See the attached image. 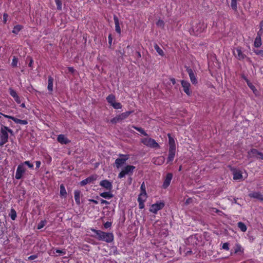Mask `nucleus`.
Masks as SVG:
<instances>
[{
    "label": "nucleus",
    "mask_w": 263,
    "mask_h": 263,
    "mask_svg": "<svg viewBox=\"0 0 263 263\" xmlns=\"http://www.w3.org/2000/svg\"><path fill=\"white\" fill-rule=\"evenodd\" d=\"M68 70L69 72H71V73H73L74 72V69L72 67H69L68 68Z\"/></svg>",
    "instance_id": "62"
},
{
    "label": "nucleus",
    "mask_w": 263,
    "mask_h": 263,
    "mask_svg": "<svg viewBox=\"0 0 263 263\" xmlns=\"http://www.w3.org/2000/svg\"><path fill=\"white\" fill-rule=\"evenodd\" d=\"M17 62H18L17 59L16 58H15V57H14L13 58V60H12L11 65L14 67H16L17 65Z\"/></svg>",
    "instance_id": "40"
},
{
    "label": "nucleus",
    "mask_w": 263,
    "mask_h": 263,
    "mask_svg": "<svg viewBox=\"0 0 263 263\" xmlns=\"http://www.w3.org/2000/svg\"><path fill=\"white\" fill-rule=\"evenodd\" d=\"M249 196L254 198H256L260 201H263V195L259 192H253L249 194Z\"/></svg>",
    "instance_id": "19"
},
{
    "label": "nucleus",
    "mask_w": 263,
    "mask_h": 263,
    "mask_svg": "<svg viewBox=\"0 0 263 263\" xmlns=\"http://www.w3.org/2000/svg\"><path fill=\"white\" fill-rule=\"evenodd\" d=\"M136 55H137V57L138 58H140L141 57V54L138 51H137L136 53Z\"/></svg>",
    "instance_id": "63"
},
{
    "label": "nucleus",
    "mask_w": 263,
    "mask_h": 263,
    "mask_svg": "<svg viewBox=\"0 0 263 263\" xmlns=\"http://www.w3.org/2000/svg\"><path fill=\"white\" fill-rule=\"evenodd\" d=\"M168 137L169 149H176L175 141L170 134H167Z\"/></svg>",
    "instance_id": "18"
},
{
    "label": "nucleus",
    "mask_w": 263,
    "mask_h": 263,
    "mask_svg": "<svg viewBox=\"0 0 263 263\" xmlns=\"http://www.w3.org/2000/svg\"><path fill=\"white\" fill-rule=\"evenodd\" d=\"M154 48L159 55L161 56L164 55L163 51L159 47L157 44H155Z\"/></svg>",
    "instance_id": "31"
},
{
    "label": "nucleus",
    "mask_w": 263,
    "mask_h": 263,
    "mask_svg": "<svg viewBox=\"0 0 263 263\" xmlns=\"http://www.w3.org/2000/svg\"><path fill=\"white\" fill-rule=\"evenodd\" d=\"M173 175L171 173H168L167 174L166 177L165 178V179L164 181L163 187L164 189H166L168 186V185L170 184L171 181L172 179Z\"/></svg>",
    "instance_id": "17"
},
{
    "label": "nucleus",
    "mask_w": 263,
    "mask_h": 263,
    "mask_svg": "<svg viewBox=\"0 0 263 263\" xmlns=\"http://www.w3.org/2000/svg\"><path fill=\"white\" fill-rule=\"evenodd\" d=\"M8 133L11 135L13 134V130L8 127L2 126L1 128L0 133V146H3L4 144L6 143L8 140Z\"/></svg>",
    "instance_id": "2"
},
{
    "label": "nucleus",
    "mask_w": 263,
    "mask_h": 263,
    "mask_svg": "<svg viewBox=\"0 0 263 263\" xmlns=\"http://www.w3.org/2000/svg\"><path fill=\"white\" fill-rule=\"evenodd\" d=\"M191 199H190V198L187 199L186 200V201H185V204H189V203H190V201H191Z\"/></svg>",
    "instance_id": "64"
},
{
    "label": "nucleus",
    "mask_w": 263,
    "mask_h": 263,
    "mask_svg": "<svg viewBox=\"0 0 263 263\" xmlns=\"http://www.w3.org/2000/svg\"><path fill=\"white\" fill-rule=\"evenodd\" d=\"M108 102L111 105L115 101V97L114 95H109L106 98Z\"/></svg>",
    "instance_id": "29"
},
{
    "label": "nucleus",
    "mask_w": 263,
    "mask_h": 263,
    "mask_svg": "<svg viewBox=\"0 0 263 263\" xmlns=\"http://www.w3.org/2000/svg\"><path fill=\"white\" fill-rule=\"evenodd\" d=\"M139 202V208L140 209H142L144 208V202H142V201H138Z\"/></svg>",
    "instance_id": "51"
},
{
    "label": "nucleus",
    "mask_w": 263,
    "mask_h": 263,
    "mask_svg": "<svg viewBox=\"0 0 263 263\" xmlns=\"http://www.w3.org/2000/svg\"><path fill=\"white\" fill-rule=\"evenodd\" d=\"M46 223L45 221H41L37 225V229L40 230L43 228L45 226Z\"/></svg>",
    "instance_id": "39"
},
{
    "label": "nucleus",
    "mask_w": 263,
    "mask_h": 263,
    "mask_svg": "<svg viewBox=\"0 0 263 263\" xmlns=\"http://www.w3.org/2000/svg\"><path fill=\"white\" fill-rule=\"evenodd\" d=\"M60 194L62 196H64L66 194L65 186L63 184L60 185Z\"/></svg>",
    "instance_id": "38"
},
{
    "label": "nucleus",
    "mask_w": 263,
    "mask_h": 263,
    "mask_svg": "<svg viewBox=\"0 0 263 263\" xmlns=\"http://www.w3.org/2000/svg\"><path fill=\"white\" fill-rule=\"evenodd\" d=\"M176 149H169L167 162H172L175 157Z\"/></svg>",
    "instance_id": "22"
},
{
    "label": "nucleus",
    "mask_w": 263,
    "mask_h": 263,
    "mask_svg": "<svg viewBox=\"0 0 263 263\" xmlns=\"http://www.w3.org/2000/svg\"><path fill=\"white\" fill-rule=\"evenodd\" d=\"M157 25L159 27H163L164 26V22L163 21L159 20L157 22Z\"/></svg>",
    "instance_id": "48"
},
{
    "label": "nucleus",
    "mask_w": 263,
    "mask_h": 263,
    "mask_svg": "<svg viewBox=\"0 0 263 263\" xmlns=\"http://www.w3.org/2000/svg\"><path fill=\"white\" fill-rule=\"evenodd\" d=\"M15 101L17 103H21V100H20V97L17 96V97L14 98Z\"/></svg>",
    "instance_id": "53"
},
{
    "label": "nucleus",
    "mask_w": 263,
    "mask_h": 263,
    "mask_svg": "<svg viewBox=\"0 0 263 263\" xmlns=\"http://www.w3.org/2000/svg\"><path fill=\"white\" fill-rule=\"evenodd\" d=\"M36 258H37V255H31L29 257H28V260H34V259H36Z\"/></svg>",
    "instance_id": "52"
},
{
    "label": "nucleus",
    "mask_w": 263,
    "mask_h": 263,
    "mask_svg": "<svg viewBox=\"0 0 263 263\" xmlns=\"http://www.w3.org/2000/svg\"><path fill=\"white\" fill-rule=\"evenodd\" d=\"M157 159L159 160L158 162H156V161H155V163L159 165L162 164L164 161V158L162 157H159Z\"/></svg>",
    "instance_id": "44"
},
{
    "label": "nucleus",
    "mask_w": 263,
    "mask_h": 263,
    "mask_svg": "<svg viewBox=\"0 0 263 263\" xmlns=\"http://www.w3.org/2000/svg\"><path fill=\"white\" fill-rule=\"evenodd\" d=\"M41 162L40 161H36L35 162L36 168H39L41 165Z\"/></svg>",
    "instance_id": "54"
},
{
    "label": "nucleus",
    "mask_w": 263,
    "mask_h": 263,
    "mask_svg": "<svg viewBox=\"0 0 263 263\" xmlns=\"http://www.w3.org/2000/svg\"><path fill=\"white\" fill-rule=\"evenodd\" d=\"M10 217L12 220H15L16 217V212L14 209L11 210Z\"/></svg>",
    "instance_id": "35"
},
{
    "label": "nucleus",
    "mask_w": 263,
    "mask_h": 263,
    "mask_svg": "<svg viewBox=\"0 0 263 263\" xmlns=\"http://www.w3.org/2000/svg\"><path fill=\"white\" fill-rule=\"evenodd\" d=\"M97 178L98 176L97 175H93L82 180L80 182V184L82 186H84L88 183H92L95 180H97Z\"/></svg>",
    "instance_id": "13"
},
{
    "label": "nucleus",
    "mask_w": 263,
    "mask_h": 263,
    "mask_svg": "<svg viewBox=\"0 0 263 263\" xmlns=\"http://www.w3.org/2000/svg\"><path fill=\"white\" fill-rule=\"evenodd\" d=\"M9 92H10V95L14 98L16 97H17L18 95L16 93V92L13 90V89L12 88H10L9 89Z\"/></svg>",
    "instance_id": "37"
},
{
    "label": "nucleus",
    "mask_w": 263,
    "mask_h": 263,
    "mask_svg": "<svg viewBox=\"0 0 263 263\" xmlns=\"http://www.w3.org/2000/svg\"><path fill=\"white\" fill-rule=\"evenodd\" d=\"M101 203L102 204H108L109 203V202H108L107 201L105 200L104 199L101 200Z\"/></svg>",
    "instance_id": "56"
},
{
    "label": "nucleus",
    "mask_w": 263,
    "mask_h": 263,
    "mask_svg": "<svg viewBox=\"0 0 263 263\" xmlns=\"http://www.w3.org/2000/svg\"><path fill=\"white\" fill-rule=\"evenodd\" d=\"M58 140L59 142L62 144L66 143V139L65 136L63 135H60L58 138Z\"/></svg>",
    "instance_id": "34"
},
{
    "label": "nucleus",
    "mask_w": 263,
    "mask_h": 263,
    "mask_svg": "<svg viewBox=\"0 0 263 263\" xmlns=\"http://www.w3.org/2000/svg\"><path fill=\"white\" fill-rule=\"evenodd\" d=\"M82 196V194L81 191L79 190L74 191V198L77 204L80 205L81 203V198Z\"/></svg>",
    "instance_id": "16"
},
{
    "label": "nucleus",
    "mask_w": 263,
    "mask_h": 263,
    "mask_svg": "<svg viewBox=\"0 0 263 263\" xmlns=\"http://www.w3.org/2000/svg\"><path fill=\"white\" fill-rule=\"evenodd\" d=\"M254 45L255 47L257 48L260 47L261 45V36L259 32L257 33V35L255 39Z\"/></svg>",
    "instance_id": "21"
},
{
    "label": "nucleus",
    "mask_w": 263,
    "mask_h": 263,
    "mask_svg": "<svg viewBox=\"0 0 263 263\" xmlns=\"http://www.w3.org/2000/svg\"><path fill=\"white\" fill-rule=\"evenodd\" d=\"M22 28L23 27L20 25H16L14 27L12 32L15 34H17Z\"/></svg>",
    "instance_id": "27"
},
{
    "label": "nucleus",
    "mask_w": 263,
    "mask_h": 263,
    "mask_svg": "<svg viewBox=\"0 0 263 263\" xmlns=\"http://www.w3.org/2000/svg\"><path fill=\"white\" fill-rule=\"evenodd\" d=\"M238 227L243 232H245L247 231L246 226L242 222H239L238 223Z\"/></svg>",
    "instance_id": "30"
},
{
    "label": "nucleus",
    "mask_w": 263,
    "mask_h": 263,
    "mask_svg": "<svg viewBox=\"0 0 263 263\" xmlns=\"http://www.w3.org/2000/svg\"><path fill=\"white\" fill-rule=\"evenodd\" d=\"M22 164H23V166H24V165H26L28 166V167L31 168H32L33 166V164L31 163L29 161H26Z\"/></svg>",
    "instance_id": "41"
},
{
    "label": "nucleus",
    "mask_w": 263,
    "mask_h": 263,
    "mask_svg": "<svg viewBox=\"0 0 263 263\" xmlns=\"http://www.w3.org/2000/svg\"><path fill=\"white\" fill-rule=\"evenodd\" d=\"M108 40H109V44L110 45H111V42H112V38H111V36L110 34L108 36Z\"/></svg>",
    "instance_id": "60"
},
{
    "label": "nucleus",
    "mask_w": 263,
    "mask_h": 263,
    "mask_svg": "<svg viewBox=\"0 0 263 263\" xmlns=\"http://www.w3.org/2000/svg\"><path fill=\"white\" fill-rule=\"evenodd\" d=\"M205 25L203 23L199 22L197 24L196 26H193L192 29L193 31L197 32H201L204 29Z\"/></svg>",
    "instance_id": "15"
},
{
    "label": "nucleus",
    "mask_w": 263,
    "mask_h": 263,
    "mask_svg": "<svg viewBox=\"0 0 263 263\" xmlns=\"http://www.w3.org/2000/svg\"><path fill=\"white\" fill-rule=\"evenodd\" d=\"M55 252L58 253L62 254V255L64 254V252L63 251L59 250V249H57L55 250Z\"/></svg>",
    "instance_id": "57"
},
{
    "label": "nucleus",
    "mask_w": 263,
    "mask_h": 263,
    "mask_svg": "<svg viewBox=\"0 0 263 263\" xmlns=\"http://www.w3.org/2000/svg\"><path fill=\"white\" fill-rule=\"evenodd\" d=\"M111 106L115 109H120L122 107V105L120 103L115 102Z\"/></svg>",
    "instance_id": "36"
},
{
    "label": "nucleus",
    "mask_w": 263,
    "mask_h": 263,
    "mask_svg": "<svg viewBox=\"0 0 263 263\" xmlns=\"http://www.w3.org/2000/svg\"><path fill=\"white\" fill-rule=\"evenodd\" d=\"M181 84L182 87L183 88V91H184V92L188 96H190L191 93V91H190V89L191 87L190 83L186 81L182 80L181 81Z\"/></svg>",
    "instance_id": "12"
},
{
    "label": "nucleus",
    "mask_w": 263,
    "mask_h": 263,
    "mask_svg": "<svg viewBox=\"0 0 263 263\" xmlns=\"http://www.w3.org/2000/svg\"><path fill=\"white\" fill-rule=\"evenodd\" d=\"M56 4L57 5L58 9H61V3L59 0H55Z\"/></svg>",
    "instance_id": "50"
},
{
    "label": "nucleus",
    "mask_w": 263,
    "mask_h": 263,
    "mask_svg": "<svg viewBox=\"0 0 263 263\" xmlns=\"http://www.w3.org/2000/svg\"><path fill=\"white\" fill-rule=\"evenodd\" d=\"M53 79L52 77H49L48 81V89L50 91H52L53 90Z\"/></svg>",
    "instance_id": "26"
},
{
    "label": "nucleus",
    "mask_w": 263,
    "mask_h": 263,
    "mask_svg": "<svg viewBox=\"0 0 263 263\" xmlns=\"http://www.w3.org/2000/svg\"><path fill=\"white\" fill-rule=\"evenodd\" d=\"M5 117L7 118H9V119H11L12 120H13L14 121V119H15V118L14 117H12V116H8V115H4V114H2Z\"/></svg>",
    "instance_id": "55"
},
{
    "label": "nucleus",
    "mask_w": 263,
    "mask_h": 263,
    "mask_svg": "<svg viewBox=\"0 0 263 263\" xmlns=\"http://www.w3.org/2000/svg\"><path fill=\"white\" fill-rule=\"evenodd\" d=\"M248 158H255L263 160V153L258 152L255 148H252L248 152Z\"/></svg>",
    "instance_id": "5"
},
{
    "label": "nucleus",
    "mask_w": 263,
    "mask_h": 263,
    "mask_svg": "<svg viewBox=\"0 0 263 263\" xmlns=\"http://www.w3.org/2000/svg\"><path fill=\"white\" fill-rule=\"evenodd\" d=\"M141 142L145 145L151 148H159V145L156 141L150 138H145L141 139Z\"/></svg>",
    "instance_id": "4"
},
{
    "label": "nucleus",
    "mask_w": 263,
    "mask_h": 263,
    "mask_svg": "<svg viewBox=\"0 0 263 263\" xmlns=\"http://www.w3.org/2000/svg\"><path fill=\"white\" fill-rule=\"evenodd\" d=\"M231 7L235 11L237 10V0H231Z\"/></svg>",
    "instance_id": "32"
},
{
    "label": "nucleus",
    "mask_w": 263,
    "mask_h": 263,
    "mask_svg": "<svg viewBox=\"0 0 263 263\" xmlns=\"http://www.w3.org/2000/svg\"><path fill=\"white\" fill-rule=\"evenodd\" d=\"M122 158H117L115 164L117 168H120L125 162L128 159L129 157L127 155H121Z\"/></svg>",
    "instance_id": "7"
},
{
    "label": "nucleus",
    "mask_w": 263,
    "mask_h": 263,
    "mask_svg": "<svg viewBox=\"0 0 263 263\" xmlns=\"http://www.w3.org/2000/svg\"><path fill=\"white\" fill-rule=\"evenodd\" d=\"M111 226V223L110 222H105L104 224V227L106 229H107V228H109V227H110Z\"/></svg>",
    "instance_id": "49"
},
{
    "label": "nucleus",
    "mask_w": 263,
    "mask_h": 263,
    "mask_svg": "<svg viewBox=\"0 0 263 263\" xmlns=\"http://www.w3.org/2000/svg\"><path fill=\"white\" fill-rule=\"evenodd\" d=\"M114 20L115 24V30L117 32L120 34L121 30L120 27L119 21L118 17L116 15L114 16Z\"/></svg>",
    "instance_id": "20"
},
{
    "label": "nucleus",
    "mask_w": 263,
    "mask_h": 263,
    "mask_svg": "<svg viewBox=\"0 0 263 263\" xmlns=\"http://www.w3.org/2000/svg\"><path fill=\"white\" fill-rule=\"evenodd\" d=\"M100 196L104 198L110 199L113 197V194L110 192H106L101 193Z\"/></svg>",
    "instance_id": "24"
},
{
    "label": "nucleus",
    "mask_w": 263,
    "mask_h": 263,
    "mask_svg": "<svg viewBox=\"0 0 263 263\" xmlns=\"http://www.w3.org/2000/svg\"><path fill=\"white\" fill-rule=\"evenodd\" d=\"M235 57L239 60H243L246 55L242 52L241 49L239 47L235 48L233 51Z\"/></svg>",
    "instance_id": "8"
},
{
    "label": "nucleus",
    "mask_w": 263,
    "mask_h": 263,
    "mask_svg": "<svg viewBox=\"0 0 263 263\" xmlns=\"http://www.w3.org/2000/svg\"><path fill=\"white\" fill-rule=\"evenodd\" d=\"M14 121L16 123H19V124H23V125L27 124L28 123L27 121L25 120H21V119H18L15 118V119H14Z\"/></svg>",
    "instance_id": "33"
},
{
    "label": "nucleus",
    "mask_w": 263,
    "mask_h": 263,
    "mask_svg": "<svg viewBox=\"0 0 263 263\" xmlns=\"http://www.w3.org/2000/svg\"><path fill=\"white\" fill-rule=\"evenodd\" d=\"M7 17H8V15L7 14H4L3 18H4V23L6 22Z\"/></svg>",
    "instance_id": "58"
},
{
    "label": "nucleus",
    "mask_w": 263,
    "mask_h": 263,
    "mask_svg": "<svg viewBox=\"0 0 263 263\" xmlns=\"http://www.w3.org/2000/svg\"><path fill=\"white\" fill-rule=\"evenodd\" d=\"M131 112V111H126L125 112H123L121 114L117 116L116 117L112 119L110 122L112 123H117L118 122H120L121 121L126 119L129 116Z\"/></svg>",
    "instance_id": "6"
},
{
    "label": "nucleus",
    "mask_w": 263,
    "mask_h": 263,
    "mask_svg": "<svg viewBox=\"0 0 263 263\" xmlns=\"http://www.w3.org/2000/svg\"><path fill=\"white\" fill-rule=\"evenodd\" d=\"M33 62V60L31 58H30V62L29 63V67H32V65Z\"/></svg>",
    "instance_id": "61"
},
{
    "label": "nucleus",
    "mask_w": 263,
    "mask_h": 263,
    "mask_svg": "<svg viewBox=\"0 0 263 263\" xmlns=\"http://www.w3.org/2000/svg\"><path fill=\"white\" fill-rule=\"evenodd\" d=\"M135 129L140 133H141L142 134L144 135V136H147V134L144 132V130L142 128L136 127Z\"/></svg>",
    "instance_id": "46"
},
{
    "label": "nucleus",
    "mask_w": 263,
    "mask_h": 263,
    "mask_svg": "<svg viewBox=\"0 0 263 263\" xmlns=\"http://www.w3.org/2000/svg\"><path fill=\"white\" fill-rule=\"evenodd\" d=\"M164 206L163 202H157L152 205L149 209L150 212L156 213L159 210L162 209Z\"/></svg>",
    "instance_id": "9"
},
{
    "label": "nucleus",
    "mask_w": 263,
    "mask_h": 263,
    "mask_svg": "<svg viewBox=\"0 0 263 263\" xmlns=\"http://www.w3.org/2000/svg\"><path fill=\"white\" fill-rule=\"evenodd\" d=\"M89 201L90 202H91L95 203V204H98V201L97 200H95V199H89Z\"/></svg>",
    "instance_id": "59"
},
{
    "label": "nucleus",
    "mask_w": 263,
    "mask_h": 263,
    "mask_svg": "<svg viewBox=\"0 0 263 263\" xmlns=\"http://www.w3.org/2000/svg\"><path fill=\"white\" fill-rule=\"evenodd\" d=\"M93 231L96 234V238L101 241H104L106 242H111L114 240V235L111 233H107L100 230H93Z\"/></svg>",
    "instance_id": "1"
},
{
    "label": "nucleus",
    "mask_w": 263,
    "mask_h": 263,
    "mask_svg": "<svg viewBox=\"0 0 263 263\" xmlns=\"http://www.w3.org/2000/svg\"><path fill=\"white\" fill-rule=\"evenodd\" d=\"M25 171L26 168L24 166H23V164H21L18 165L15 174V178L16 179H20L22 177L23 175L25 173Z\"/></svg>",
    "instance_id": "10"
},
{
    "label": "nucleus",
    "mask_w": 263,
    "mask_h": 263,
    "mask_svg": "<svg viewBox=\"0 0 263 263\" xmlns=\"http://www.w3.org/2000/svg\"><path fill=\"white\" fill-rule=\"evenodd\" d=\"M100 185L103 187L107 190H111L112 187V184L107 180H102L100 182Z\"/></svg>",
    "instance_id": "14"
},
{
    "label": "nucleus",
    "mask_w": 263,
    "mask_h": 263,
    "mask_svg": "<svg viewBox=\"0 0 263 263\" xmlns=\"http://www.w3.org/2000/svg\"><path fill=\"white\" fill-rule=\"evenodd\" d=\"M223 249L229 250V244L228 242L224 243L222 247Z\"/></svg>",
    "instance_id": "47"
},
{
    "label": "nucleus",
    "mask_w": 263,
    "mask_h": 263,
    "mask_svg": "<svg viewBox=\"0 0 263 263\" xmlns=\"http://www.w3.org/2000/svg\"><path fill=\"white\" fill-rule=\"evenodd\" d=\"M242 178V173L240 171H234L233 172V179L234 180L241 179Z\"/></svg>",
    "instance_id": "23"
},
{
    "label": "nucleus",
    "mask_w": 263,
    "mask_h": 263,
    "mask_svg": "<svg viewBox=\"0 0 263 263\" xmlns=\"http://www.w3.org/2000/svg\"><path fill=\"white\" fill-rule=\"evenodd\" d=\"M254 52L256 54L263 57V50H254Z\"/></svg>",
    "instance_id": "43"
},
{
    "label": "nucleus",
    "mask_w": 263,
    "mask_h": 263,
    "mask_svg": "<svg viewBox=\"0 0 263 263\" xmlns=\"http://www.w3.org/2000/svg\"><path fill=\"white\" fill-rule=\"evenodd\" d=\"M147 198V194L146 193H140L139 195L138 201L145 202Z\"/></svg>",
    "instance_id": "25"
},
{
    "label": "nucleus",
    "mask_w": 263,
    "mask_h": 263,
    "mask_svg": "<svg viewBox=\"0 0 263 263\" xmlns=\"http://www.w3.org/2000/svg\"><path fill=\"white\" fill-rule=\"evenodd\" d=\"M247 84L248 86L250 88V89L253 91V93L257 95L258 93L257 90L255 88V86L250 82L247 81Z\"/></svg>",
    "instance_id": "28"
},
{
    "label": "nucleus",
    "mask_w": 263,
    "mask_h": 263,
    "mask_svg": "<svg viewBox=\"0 0 263 263\" xmlns=\"http://www.w3.org/2000/svg\"><path fill=\"white\" fill-rule=\"evenodd\" d=\"M135 168V166L130 165H127L124 166L121 172L119 174L118 177L119 178H122L124 177L126 175H128L129 176H132Z\"/></svg>",
    "instance_id": "3"
},
{
    "label": "nucleus",
    "mask_w": 263,
    "mask_h": 263,
    "mask_svg": "<svg viewBox=\"0 0 263 263\" xmlns=\"http://www.w3.org/2000/svg\"><path fill=\"white\" fill-rule=\"evenodd\" d=\"M186 71L189 74L192 83L194 85L197 84L198 83V81L195 74V72L193 71V70L191 68L187 67L186 68Z\"/></svg>",
    "instance_id": "11"
},
{
    "label": "nucleus",
    "mask_w": 263,
    "mask_h": 263,
    "mask_svg": "<svg viewBox=\"0 0 263 263\" xmlns=\"http://www.w3.org/2000/svg\"><path fill=\"white\" fill-rule=\"evenodd\" d=\"M140 190H141V193H146V187H145V183L144 182L141 185Z\"/></svg>",
    "instance_id": "42"
},
{
    "label": "nucleus",
    "mask_w": 263,
    "mask_h": 263,
    "mask_svg": "<svg viewBox=\"0 0 263 263\" xmlns=\"http://www.w3.org/2000/svg\"><path fill=\"white\" fill-rule=\"evenodd\" d=\"M242 252V250H241V246L239 245H237L236 246V249L235 250V252L238 253V252Z\"/></svg>",
    "instance_id": "45"
}]
</instances>
